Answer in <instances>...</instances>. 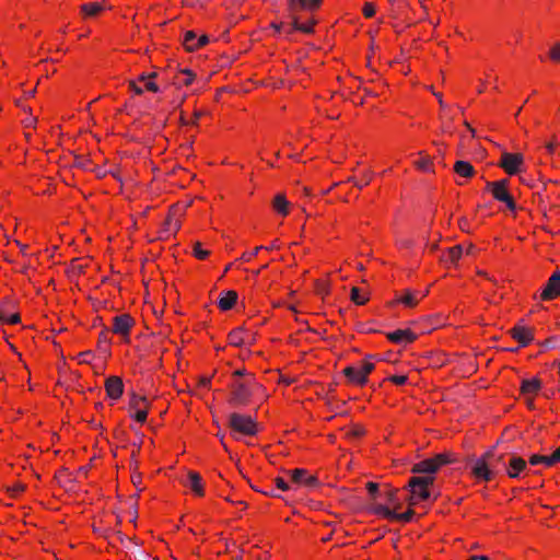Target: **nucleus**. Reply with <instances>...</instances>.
Returning <instances> with one entry per match:
<instances>
[{
    "label": "nucleus",
    "instance_id": "f257e3e1",
    "mask_svg": "<svg viewBox=\"0 0 560 560\" xmlns=\"http://www.w3.org/2000/svg\"><path fill=\"white\" fill-rule=\"evenodd\" d=\"M425 0H388V15L395 26H409L417 21L416 9Z\"/></svg>",
    "mask_w": 560,
    "mask_h": 560
},
{
    "label": "nucleus",
    "instance_id": "f03ea898",
    "mask_svg": "<svg viewBox=\"0 0 560 560\" xmlns=\"http://www.w3.org/2000/svg\"><path fill=\"white\" fill-rule=\"evenodd\" d=\"M323 0H290L289 10L292 14L293 23L292 27H289L285 32L290 34L292 30L301 31L303 33H312L314 30L315 22L307 20L306 22L300 23L294 15L298 10L315 11L317 10Z\"/></svg>",
    "mask_w": 560,
    "mask_h": 560
},
{
    "label": "nucleus",
    "instance_id": "7ed1b4c3",
    "mask_svg": "<svg viewBox=\"0 0 560 560\" xmlns=\"http://www.w3.org/2000/svg\"><path fill=\"white\" fill-rule=\"evenodd\" d=\"M373 358V355H365L359 366H346L342 373L347 381L359 387L365 386L369 382V375L375 370Z\"/></svg>",
    "mask_w": 560,
    "mask_h": 560
},
{
    "label": "nucleus",
    "instance_id": "20e7f679",
    "mask_svg": "<svg viewBox=\"0 0 560 560\" xmlns=\"http://www.w3.org/2000/svg\"><path fill=\"white\" fill-rule=\"evenodd\" d=\"M229 425L233 434L241 436H255L259 431V425L255 418L238 412L230 415Z\"/></svg>",
    "mask_w": 560,
    "mask_h": 560
},
{
    "label": "nucleus",
    "instance_id": "39448f33",
    "mask_svg": "<svg viewBox=\"0 0 560 560\" xmlns=\"http://www.w3.org/2000/svg\"><path fill=\"white\" fill-rule=\"evenodd\" d=\"M486 190L492 195L494 200L504 203L509 210L514 211L516 209V202L510 192L509 179L487 182Z\"/></svg>",
    "mask_w": 560,
    "mask_h": 560
},
{
    "label": "nucleus",
    "instance_id": "423d86ee",
    "mask_svg": "<svg viewBox=\"0 0 560 560\" xmlns=\"http://www.w3.org/2000/svg\"><path fill=\"white\" fill-rule=\"evenodd\" d=\"M433 481L434 477L432 476L412 477L408 483L410 488L409 505H416L429 499Z\"/></svg>",
    "mask_w": 560,
    "mask_h": 560
},
{
    "label": "nucleus",
    "instance_id": "0eeeda50",
    "mask_svg": "<svg viewBox=\"0 0 560 560\" xmlns=\"http://www.w3.org/2000/svg\"><path fill=\"white\" fill-rule=\"evenodd\" d=\"M158 75L156 71L142 72L135 80L129 81L128 89L136 95L144 92L158 93L160 91Z\"/></svg>",
    "mask_w": 560,
    "mask_h": 560
},
{
    "label": "nucleus",
    "instance_id": "6e6552de",
    "mask_svg": "<svg viewBox=\"0 0 560 560\" xmlns=\"http://www.w3.org/2000/svg\"><path fill=\"white\" fill-rule=\"evenodd\" d=\"M257 392H265L261 384L257 383L254 378L235 383L232 389V401L237 405H246L249 402L250 397Z\"/></svg>",
    "mask_w": 560,
    "mask_h": 560
},
{
    "label": "nucleus",
    "instance_id": "1a4fd4ad",
    "mask_svg": "<svg viewBox=\"0 0 560 560\" xmlns=\"http://www.w3.org/2000/svg\"><path fill=\"white\" fill-rule=\"evenodd\" d=\"M453 462L454 459L452 458L451 454L441 453L415 464L412 467V472L432 475L436 472L442 466Z\"/></svg>",
    "mask_w": 560,
    "mask_h": 560
},
{
    "label": "nucleus",
    "instance_id": "9d476101",
    "mask_svg": "<svg viewBox=\"0 0 560 560\" xmlns=\"http://www.w3.org/2000/svg\"><path fill=\"white\" fill-rule=\"evenodd\" d=\"M492 456V452L488 451L474 462L470 474L476 480L489 482L494 478V472L489 466Z\"/></svg>",
    "mask_w": 560,
    "mask_h": 560
},
{
    "label": "nucleus",
    "instance_id": "9b49d317",
    "mask_svg": "<svg viewBox=\"0 0 560 560\" xmlns=\"http://www.w3.org/2000/svg\"><path fill=\"white\" fill-rule=\"evenodd\" d=\"M182 226L180 208L179 206H172L160 230L161 238H170L176 235Z\"/></svg>",
    "mask_w": 560,
    "mask_h": 560
},
{
    "label": "nucleus",
    "instance_id": "f8f14e48",
    "mask_svg": "<svg viewBox=\"0 0 560 560\" xmlns=\"http://www.w3.org/2000/svg\"><path fill=\"white\" fill-rule=\"evenodd\" d=\"M498 166L510 176L516 175L524 170V155L522 153L503 152Z\"/></svg>",
    "mask_w": 560,
    "mask_h": 560
},
{
    "label": "nucleus",
    "instance_id": "ddd939ff",
    "mask_svg": "<svg viewBox=\"0 0 560 560\" xmlns=\"http://www.w3.org/2000/svg\"><path fill=\"white\" fill-rule=\"evenodd\" d=\"M150 402L144 396L132 395L129 400V416L135 421L143 424L149 415Z\"/></svg>",
    "mask_w": 560,
    "mask_h": 560
},
{
    "label": "nucleus",
    "instance_id": "4468645a",
    "mask_svg": "<svg viewBox=\"0 0 560 560\" xmlns=\"http://www.w3.org/2000/svg\"><path fill=\"white\" fill-rule=\"evenodd\" d=\"M136 322L130 314L124 313L113 318L112 331L122 338L125 342L130 341L131 330Z\"/></svg>",
    "mask_w": 560,
    "mask_h": 560
},
{
    "label": "nucleus",
    "instance_id": "2eb2a0df",
    "mask_svg": "<svg viewBox=\"0 0 560 560\" xmlns=\"http://www.w3.org/2000/svg\"><path fill=\"white\" fill-rule=\"evenodd\" d=\"M375 511L383 518L388 521L410 522L415 512L411 508H408L405 512L399 511V506L394 505L393 508L387 505H377Z\"/></svg>",
    "mask_w": 560,
    "mask_h": 560
},
{
    "label": "nucleus",
    "instance_id": "dca6fc26",
    "mask_svg": "<svg viewBox=\"0 0 560 560\" xmlns=\"http://www.w3.org/2000/svg\"><path fill=\"white\" fill-rule=\"evenodd\" d=\"M183 487L189 489L190 493L196 498L206 495V483L198 471L188 470L187 477L182 481Z\"/></svg>",
    "mask_w": 560,
    "mask_h": 560
},
{
    "label": "nucleus",
    "instance_id": "f3484780",
    "mask_svg": "<svg viewBox=\"0 0 560 560\" xmlns=\"http://www.w3.org/2000/svg\"><path fill=\"white\" fill-rule=\"evenodd\" d=\"M560 296V271L553 272L539 293V300L547 302Z\"/></svg>",
    "mask_w": 560,
    "mask_h": 560
},
{
    "label": "nucleus",
    "instance_id": "a211bd4d",
    "mask_svg": "<svg viewBox=\"0 0 560 560\" xmlns=\"http://www.w3.org/2000/svg\"><path fill=\"white\" fill-rule=\"evenodd\" d=\"M510 336L518 342L520 347L524 348L530 345L534 340V328L524 324H516L509 331Z\"/></svg>",
    "mask_w": 560,
    "mask_h": 560
},
{
    "label": "nucleus",
    "instance_id": "6ab92c4d",
    "mask_svg": "<svg viewBox=\"0 0 560 560\" xmlns=\"http://www.w3.org/2000/svg\"><path fill=\"white\" fill-rule=\"evenodd\" d=\"M428 293L429 290L420 292L407 289L395 298L394 303L401 304L408 308H415L420 303V301L428 295Z\"/></svg>",
    "mask_w": 560,
    "mask_h": 560
},
{
    "label": "nucleus",
    "instance_id": "aec40b11",
    "mask_svg": "<svg viewBox=\"0 0 560 560\" xmlns=\"http://www.w3.org/2000/svg\"><path fill=\"white\" fill-rule=\"evenodd\" d=\"M104 389L106 393V396L112 400H118L124 395V382L121 377L112 375L108 376L104 382Z\"/></svg>",
    "mask_w": 560,
    "mask_h": 560
},
{
    "label": "nucleus",
    "instance_id": "412c9836",
    "mask_svg": "<svg viewBox=\"0 0 560 560\" xmlns=\"http://www.w3.org/2000/svg\"><path fill=\"white\" fill-rule=\"evenodd\" d=\"M542 388V383L538 377L524 378L520 385V394L523 397L537 398L539 392Z\"/></svg>",
    "mask_w": 560,
    "mask_h": 560
},
{
    "label": "nucleus",
    "instance_id": "4be33fe9",
    "mask_svg": "<svg viewBox=\"0 0 560 560\" xmlns=\"http://www.w3.org/2000/svg\"><path fill=\"white\" fill-rule=\"evenodd\" d=\"M290 479L292 482L299 486H315L317 485V477L310 474L308 470L304 468H294L289 472Z\"/></svg>",
    "mask_w": 560,
    "mask_h": 560
},
{
    "label": "nucleus",
    "instance_id": "5701e85b",
    "mask_svg": "<svg viewBox=\"0 0 560 560\" xmlns=\"http://www.w3.org/2000/svg\"><path fill=\"white\" fill-rule=\"evenodd\" d=\"M527 469V462L521 456L513 455L510 457L506 465V475L509 478L515 479Z\"/></svg>",
    "mask_w": 560,
    "mask_h": 560
},
{
    "label": "nucleus",
    "instance_id": "b1692460",
    "mask_svg": "<svg viewBox=\"0 0 560 560\" xmlns=\"http://www.w3.org/2000/svg\"><path fill=\"white\" fill-rule=\"evenodd\" d=\"M528 463L533 466L544 465L552 467L560 463V446L551 455L533 454L528 458Z\"/></svg>",
    "mask_w": 560,
    "mask_h": 560
},
{
    "label": "nucleus",
    "instance_id": "393cba45",
    "mask_svg": "<svg viewBox=\"0 0 560 560\" xmlns=\"http://www.w3.org/2000/svg\"><path fill=\"white\" fill-rule=\"evenodd\" d=\"M386 337L390 342L397 345L412 343L417 339V335L409 328L390 331L386 335Z\"/></svg>",
    "mask_w": 560,
    "mask_h": 560
},
{
    "label": "nucleus",
    "instance_id": "a878e982",
    "mask_svg": "<svg viewBox=\"0 0 560 560\" xmlns=\"http://www.w3.org/2000/svg\"><path fill=\"white\" fill-rule=\"evenodd\" d=\"M463 256L462 245H455L442 253L441 261L446 266L456 265Z\"/></svg>",
    "mask_w": 560,
    "mask_h": 560
},
{
    "label": "nucleus",
    "instance_id": "bb28decb",
    "mask_svg": "<svg viewBox=\"0 0 560 560\" xmlns=\"http://www.w3.org/2000/svg\"><path fill=\"white\" fill-rule=\"evenodd\" d=\"M10 304L8 302L0 303V325H15L21 322V316L18 312L11 313L9 311Z\"/></svg>",
    "mask_w": 560,
    "mask_h": 560
},
{
    "label": "nucleus",
    "instance_id": "cd10ccee",
    "mask_svg": "<svg viewBox=\"0 0 560 560\" xmlns=\"http://www.w3.org/2000/svg\"><path fill=\"white\" fill-rule=\"evenodd\" d=\"M237 299L238 294L234 290L222 292L220 299L218 300V307L222 312L230 311L235 306Z\"/></svg>",
    "mask_w": 560,
    "mask_h": 560
},
{
    "label": "nucleus",
    "instance_id": "c85d7f7f",
    "mask_svg": "<svg viewBox=\"0 0 560 560\" xmlns=\"http://www.w3.org/2000/svg\"><path fill=\"white\" fill-rule=\"evenodd\" d=\"M248 334L243 328H236L229 332L228 341L230 346L242 347L246 343Z\"/></svg>",
    "mask_w": 560,
    "mask_h": 560
},
{
    "label": "nucleus",
    "instance_id": "c756f323",
    "mask_svg": "<svg viewBox=\"0 0 560 560\" xmlns=\"http://www.w3.org/2000/svg\"><path fill=\"white\" fill-rule=\"evenodd\" d=\"M105 10V7L98 2H89L80 7V12L84 19L95 18Z\"/></svg>",
    "mask_w": 560,
    "mask_h": 560
},
{
    "label": "nucleus",
    "instance_id": "7c9ffc66",
    "mask_svg": "<svg viewBox=\"0 0 560 560\" xmlns=\"http://www.w3.org/2000/svg\"><path fill=\"white\" fill-rule=\"evenodd\" d=\"M350 299L357 305H364L370 300V293L365 289L353 287L351 289Z\"/></svg>",
    "mask_w": 560,
    "mask_h": 560
},
{
    "label": "nucleus",
    "instance_id": "2f4dec72",
    "mask_svg": "<svg viewBox=\"0 0 560 560\" xmlns=\"http://www.w3.org/2000/svg\"><path fill=\"white\" fill-rule=\"evenodd\" d=\"M454 172L465 178H471L475 175L474 166L466 161H457L454 164Z\"/></svg>",
    "mask_w": 560,
    "mask_h": 560
},
{
    "label": "nucleus",
    "instance_id": "473e14b6",
    "mask_svg": "<svg viewBox=\"0 0 560 560\" xmlns=\"http://www.w3.org/2000/svg\"><path fill=\"white\" fill-rule=\"evenodd\" d=\"M196 79V74L189 69H180L175 75V83L189 86Z\"/></svg>",
    "mask_w": 560,
    "mask_h": 560
},
{
    "label": "nucleus",
    "instance_id": "72a5a7b5",
    "mask_svg": "<svg viewBox=\"0 0 560 560\" xmlns=\"http://www.w3.org/2000/svg\"><path fill=\"white\" fill-rule=\"evenodd\" d=\"M272 208L277 213L281 214L282 217H287L290 212L289 202L283 195H277L273 198Z\"/></svg>",
    "mask_w": 560,
    "mask_h": 560
},
{
    "label": "nucleus",
    "instance_id": "f704fd0d",
    "mask_svg": "<svg viewBox=\"0 0 560 560\" xmlns=\"http://www.w3.org/2000/svg\"><path fill=\"white\" fill-rule=\"evenodd\" d=\"M315 292L320 296H326L330 293V284L328 278H320L315 280L314 283Z\"/></svg>",
    "mask_w": 560,
    "mask_h": 560
},
{
    "label": "nucleus",
    "instance_id": "c9c22d12",
    "mask_svg": "<svg viewBox=\"0 0 560 560\" xmlns=\"http://www.w3.org/2000/svg\"><path fill=\"white\" fill-rule=\"evenodd\" d=\"M192 255L198 260H205L209 257L210 252L207 249H203L200 242H196L192 247Z\"/></svg>",
    "mask_w": 560,
    "mask_h": 560
},
{
    "label": "nucleus",
    "instance_id": "e433bc0d",
    "mask_svg": "<svg viewBox=\"0 0 560 560\" xmlns=\"http://www.w3.org/2000/svg\"><path fill=\"white\" fill-rule=\"evenodd\" d=\"M95 354L91 350L82 351L77 354L75 360L79 364H91Z\"/></svg>",
    "mask_w": 560,
    "mask_h": 560
},
{
    "label": "nucleus",
    "instance_id": "4c0bfd02",
    "mask_svg": "<svg viewBox=\"0 0 560 560\" xmlns=\"http://www.w3.org/2000/svg\"><path fill=\"white\" fill-rule=\"evenodd\" d=\"M417 168L421 170V171H424V172H428L432 168V161L429 159V158H425V156H420L416 162H415Z\"/></svg>",
    "mask_w": 560,
    "mask_h": 560
},
{
    "label": "nucleus",
    "instance_id": "58836bf2",
    "mask_svg": "<svg viewBox=\"0 0 560 560\" xmlns=\"http://www.w3.org/2000/svg\"><path fill=\"white\" fill-rule=\"evenodd\" d=\"M376 13V7L373 2H365L362 8V14L365 19H372Z\"/></svg>",
    "mask_w": 560,
    "mask_h": 560
},
{
    "label": "nucleus",
    "instance_id": "ea45409f",
    "mask_svg": "<svg viewBox=\"0 0 560 560\" xmlns=\"http://www.w3.org/2000/svg\"><path fill=\"white\" fill-rule=\"evenodd\" d=\"M262 248H264L262 246H256L252 252L243 253L242 256L240 257V260L245 261V262H249L250 260H253L258 255V253Z\"/></svg>",
    "mask_w": 560,
    "mask_h": 560
},
{
    "label": "nucleus",
    "instance_id": "a19ab883",
    "mask_svg": "<svg viewBox=\"0 0 560 560\" xmlns=\"http://www.w3.org/2000/svg\"><path fill=\"white\" fill-rule=\"evenodd\" d=\"M386 382H390L392 384L396 386H402L407 383L408 376L407 375H392L385 378Z\"/></svg>",
    "mask_w": 560,
    "mask_h": 560
},
{
    "label": "nucleus",
    "instance_id": "79ce46f5",
    "mask_svg": "<svg viewBox=\"0 0 560 560\" xmlns=\"http://www.w3.org/2000/svg\"><path fill=\"white\" fill-rule=\"evenodd\" d=\"M371 179L372 177L370 174H364L361 178H354L353 183L358 189H362L371 183Z\"/></svg>",
    "mask_w": 560,
    "mask_h": 560
},
{
    "label": "nucleus",
    "instance_id": "37998d69",
    "mask_svg": "<svg viewBox=\"0 0 560 560\" xmlns=\"http://www.w3.org/2000/svg\"><path fill=\"white\" fill-rule=\"evenodd\" d=\"M207 114L203 109H195L192 115L189 117V122H191V126H198L199 120L201 117H203Z\"/></svg>",
    "mask_w": 560,
    "mask_h": 560
},
{
    "label": "nucleus",
    "instance_id": "c03bdc74",
    "mask_svg": "<svg viewBox=\"0 0 560 560\" xmlns=\"http://www.w3.org/2000/svg\"><path fill=\"white\" fill-rule=\"evenodd\" d=\"M207 43H208V37L206 35H202L197 39L196 44H188V51H195V50L201 48L202 46H205Z\"/></svg>",
    "mask_w": 560,
    "mask_h": 560
},
{
    "label": "nucleus",
    "instance_id": "a18cd8bd",
    "mask_svg": "<svg viewBox=\"0 0 560 560\" xmlns=\"http://www.w3.org/2000/svg\"><path fill=\"white\" fill-rule=\"evenodd\" d=\"M549 58L553 62L560 61V44H555L549 50Z\"/></svg>",
    "mask_w": 560,
    "mask_h": 560
},
{
    "label": "nucleus",
    "instance_id": "49530a36",
    "mask_svg": "<svg viewBox=\"0 0 560 560\" xmlns=\"http://www.w3.org/2000/svg\"><path fill=\"white\" fill-rule=\"evenodd\" d=\"M197 38L196 34L192 31H187L184 36V45L186 49L188 50V44H196Z\"/></svg>",
    "mask_w": 560,
    "mask_h": 560
},
{
    "label": "nucleus",
    "instance_id": "de8ad7c7",
    "mask_svg": "<svg viewBox=\"0 0 560 560\" xmlns=\"http://www.w3.org/2000/svg\"><path fill=\"white\" fill-rule=\"evenodd\" d=\"M275 485L278 489L282 490V491H288L289 490V485L288 482L281 478V477H277L275 479Z\"/></svg>",
    "mask_w": 560,
    "mask_h": 560
},
{
    "label": "nucleus",
    "instance_id": "09e8293b",
    "mask_svg": "<svg viewBox=\"0 0 560 560\" xmlns=\"http://www.w3.org/2000/svg\"><path fill=\"white\" fill-rule=\"evenodd\" d=\"M364 433H365L364 428L359 424L353 425V428L351 430V434L354 436H362V435H364Z\"/></svg>",
    "mask_w": 560,
    "mask_h": 560
},
{
    "label": "nucleus",
    "instance_id": "8fccbe9b",
    "mask_svg": "<svg viewBox=\"0 0 560 560\" xmlns=\"http://www.w3.org/2000/svg\"><path fill=\"white\" fill-rule=\"evenodd\" d=\"M270 28L273 30L275 34H280L283 31V28H284V23H282V22H279V23L278 22H272L270 24Z\"/></svg>",
    "mask_w": 560,
    "mask_h": 560
},
{
    "label": "nucleus",
    "instance_id": "3c124183",
    "mask_svg": "<svg viewBox=\"0 0 560 560\" xmlns=\"http://www.w3.org/2000/svg\"><path fill=\"white\" fill-rule=\"evenodd\" d=\"M557 148V142L551 140L545 144V149L549 154H553Z\"/></svg>",
    "mask_w": 560,
    "mask_h": 560
},
{
    "label": "nucleus",
    "instance_id": "603ef678",
    "mask_svg": "<svg viewBox=\"0 0 560 560\" xmlns=\"http://www.w3.org/2000/svg\"><path fill=\"white\" fill-rule=\"evenodd\" d=\"M366 490L371 495H374L378 490V486L375 482H368Z\"/></svg>",
    "mask_w": 560,
    "mask_h": 560
},
{
    "label": "nucleus",
    "instance_id": "864d4df0",
    "mask_svg": "<svg viewBox=\"0 0 560 560\" xmlns=\"http://www.w3.org/2000/svg\"><path fill=\"white\" fill-rule=\"evenodd\" d=\"M211 383V378L207 376H202L199 378V385L202 387H209Z\"/></svg>",
    "mask_w": 560,
    "mask_h": 560
},
{
    "label": "nucleus",
    "instance_id": "5fc2aeb1",
    "mask_svg": "<svg viewBox=\"0 0 560 560\" xmlns=\"http://www.w3.org/2000/svg\"><path fill=\"white\" fill-rule=\"evenodd\" d=\"M180 124L184 126H191V122H189V118L184 115V113L180 114L179 117Z\"/></svg>",
    "mask_w": 560,
    "mask_h": 560
},
{
    "label": "nucleus",
    "instance_id": "6e6d98bb",
    "mask_svg": "<svg viewBox=\"0 0 560 560\" xmlns=\"http://www.w3.org/2000/svg\"><path fill=\"white\" fill-rule=\"evenodd\" d=\"M525 398V401H526V406L529 408V409H534L535 408V400L536 398H528V397H524Z\"/></svg>",
    "mask_w": 560,
    "mask_h": 560
},
{
    "label": "nucleus",
    "instance_id": "4d7b16f0",
    "mask_svg": "<svg viewBox=\"0 0 560 560\" xmlns=\"http://www.w3.org/2000/svg\"><path fill=\"white\" fill-rule=\"evenodd\" d=\"M15 243H16V245L19 246V248H20L21 253H22L23 255H26V250H27V247H28V246H27V245H25V244L20 243L19 241H15Z\"/></svg>",
    "mask_w": 560,
    "mask_h": 560
},
{
    "label": "nucleus",
    "instance_id": "13d9d810",
    "mask_svg": "<svg viewBox=\"0 0 560 560\" xmlns=\"http://www.w3.org/2000/svg\"><path fill=\"white\" fill-rule=\"evenodd\" d=\"M12 490H13L14 493H20V492H23L25 490V487L20 483V485H16Z\"/></svg>",
    "mask_w": 560,
    "mask_h": 560
},
{
    "label": "nucleus",
    "instance_id": "bf43d9fd",
    "mask_svg": "<svg viewBox=\"0 0 560 560\" xmlns=\"http://www.w3.org/2000/svg\"><path fill=\"white\" fill-rule=\"evenodd\" d=\"M468 560H489V558L486 556H471Z\"/></svg>",
    "mask_w": 560,
    "mask_h": 560
},
{
    "label": "nucleus",
    "instance_id": "052dcab7",
    "mask_svg": "<svg viewBox=\"0 0 560 560\" xmlns=\"http://www.w3.org/2000/svg\"><path fill=\"white\" fill-rule=\"evenodd\" d=\"M245 373H246V371H245V370H235V371L233 372V375H234V376H243V375H245Z\"/></svg>",
    "mask_w": 560,
    "mask_h": 560
},
{
    "label": "nucleus",
    "instance_id": "680f3d73",
    "mask_svg": "<svg viewBox=\"0 0 560 560\" xmlns=\"http://www.w3.org/2000/svg\"><path fill=\"white\" fill-rule=\"evenodd\" d=\"M347 184H348V183L336 184V185H335V187H336L339 191H341V190H343V189L346 188Z\"/></svg>",
    "mask_w": 560,
    "mask_h": 560
},
{
    "label": "nucleus",
    "instance_id": "e2e57ef3",
    "mask_svg": "<svg viewBox=\"0 0 560 560\" xmlns=\"http://www.w3.org/2000/svg\"><path fill=\"white\" fill-rule=\"evenodd\" d=\"M351 198H352V196H348V195H347V196L342 197V200H343L345 202H348V201H350V199H351Z\"/></svg>",
    "mask_w": 560,
    "mask_h": 560
},
{
    "label": "nucleus",
    "instance_id": "0e129e2a",
    "mask_svg": "<svg viewBox=\"0 0 560 560\" xmlns=\"http://www.w3.org/2000/svg\"><path fill=\"white\" fill-rule=\"evenodd\" d=\"M472 249H474V245H472V244H469V245H468V248H467V254H469Z\"/></svg>",
    "mask_w": 560,
    "mask_h": 560
},
{
    "label": "nucleus",
    "instance_id": "69168bd1",
    "mask_svg": "<svg viewBox=\"0 0 560 560\" xmlns=\"http://www.w3.org/2000/svg\"><path fill=\"white\" fill-rule=\"evenodd\" d=\"M467 127H468V129L470 130L471 135L474 136V135H475V129H474V128H471L468 124H467Z\"/></svg>",
    "mask_w": 560,
    "mask_h": 560
},
{
    "label": "nucleus",
    "instance_id": "338daca9",
    "mask_svg": "<svg viewBox=\"0 0 560 560\" xmlns=\"http://www.w3.org/2000/svg\"><path fill=\"white\" fill-rule=\"evenodd\" d=\"M330 119H335L337 117V115L332 114V115H327Z\"/></svg>",
    "mask_w": 560,
    "mask_h": 560
},
{
    "label": "nucleus",
    "instance_id": "774afa93",
    "mask_svg": "<svg viewBox=\"0 0 560 560\" xmlns=\"http://www.w3.org/2000/svg\"><path fill=\"white\" fill-rule=\"evenodd\" d=\"M230 268H231V265H228V266L225 267V270H224V271H225V272H228V271L230 270Z\"/></svg>",
    "mask_w": 560,
    "mask_h": 560
}]
</instances>
